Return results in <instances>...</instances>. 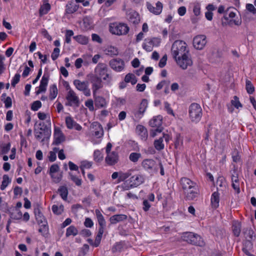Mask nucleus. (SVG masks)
I'll return each mask as SVG.
<instances>
[{
  "label": "nucleus",
  "mask_w": 256,
  "mask_h": 256,
  "mask_svg": "<svg viewBox=\"0 0 256 256\" xmlns=\"http://www.w3.org/2000/svg\"><path fill=\"white\" fill-rule=\"evenodd\" d=\"M180 182L186 200H193L198 196V188L196 182L187 178H182Z\"/></svg>",
  "instance_id": "1"
},
{
  "label": "nucleus",
  "mask_w": 256,
  "mask_h": 256,
  "mask_svg": "<svg viewBox=\"0 0 256 256\" xmlns=\"http://www.w3.org/2000/svg\"><path fill=\"white\" fill-rule=\"evenodd\" d=\"M188 52L187 44L184 41L176 40L172 46L171 53L175 60Z\"/></svg>",
  "instance_id": "2"
},
{
  "label": "nucleus",
  "mask_w": 256,
  "mask_h": 256,
  "mask_svg": "<svg viewBox=\"0 0 256 256\" xmlns=\"http://www.w3.org/2000/svg\"><path fill=\"white\" fill-rule=\"evenodd\" d=\"M181 238L182 240L193 245L202 246L204 244L202 237L198 234L193 232H184L181 236Z\"/></svg>",
  "instance_id": "3"
},
{
  "label": "nucleus",
  "mask_w": 256,
  "mask_h": 256,
  "mask_svg": "<svg viewBox=\"0 0 256 256\" xmlns=\"http://www.w3.org/2000/svg\"><path fill=\"white\" fill-rule=\"evenodd\" d=\"M188 114L192 122L196 123L200 122L202 115L200 106L196 103L192 104L189 107Z\"/></svg>",
  "instance_id": "4"
},
{
  "label": "nucleus",
  "mask_w": 256,
  "mask_h": 256,
  "mask_svg": "<svg viewBox=\"0 0 256 256\" xmlns=\"http://www.w3.org/2000/svg\"><path fill=\"white\" fill-rule=\"evenodd\" d=\"M110 32L113 34L122 36L126 34L129 31L128 25L124 23L114 22L110 24Z\"/></svg>",
  "instance_id": "5"
},
{
  "label": "nucleus",
  "mask_w": 256,
  "mask_h": 256,
  "mask_svg": "<svg viewBox=\"0 0 256 256\" xmlns=\"http://www.w3.org/2000/svg\"><path fill=\"white\" fill-rule=\"evenodd\" d=\"M91 74L99 77L104 80H107L110 78V74L108 73V68L104 63H99L95 68L94 73Z\"/></svg>",
  "instance_id": "6"
},
{
  "label": "nucleus",
  "mask_w": 256,
  "mask_h": 256,
  "mask_svg": "<svg viewBox=\"0 0 256 256\" xmlns=\"http://www.w3.org/2000/svg\"><path fill=\"white\" fill-rule=\"evenodd\" d=\"M36 138L44 144L47 141L50 136V131L47 128L40 127L34 130Z\"/></svg>",
  "instance_id": "7"
},
{
  "label": "nucleus",
  "mask_w": 256,
  "mask_h": 256,
  "mask_svg": "<svg viewBox=\"0 0 256 256\" xmlns=\"http://www.w3.org/2000/svg\"><path fill=\"white\" fill-rule=\"evenodd\" d=\"M66 88L68 90L66 96V99L68 101L67 104L70 106H78L79 98L75 92L70 88L68 84L66 86Z\"/></svg>",
  "instance_id": "8"
},
{
  "label": "nucleus",
  "mask_w": 256,
  "mask_h": 256,
  "mask_svg": "<svg viewBox=\"0 0 256 256\" xmlns=\"http://www.w3.org/2000/svg\"><path fill=\"white\" fill-rule=\"evenodd\" d=\"M73 84L76 88L78 90L82 92L84 96H90L91 92L87 82L75 80H74Z\"/></svg>",
  "instance_id": "9"
},
{
  "label": "nucleus",
  "mask_w": 256,
  "mask_h": 256,
  "mask_svg": "<svg viewBox=\"0 0 256 256\" xmlns=\"http://www.w3.org/2000/svg\"><path fill=\"white\" fill-rule=\"evenodd\" d=\"M128 182L129 185L124 186V190H128L140 186L144 182V178L140 174H136L131 176L128 181L124 183V184H126Z\"/></svg>",
  "instance_id": "10"
},
{
  "label": "nucleus",
  "mask_w": 256,
  "mask_h": 256,
  "mask_svg": "<svg viewBox=\"0 0 256 256\" xmlns=\"http://www.w3.org/2000/svg\"><path fill=\"white\" fill-rule=\"evenodd\" d=\"M95 215L96 217L98 222L100 226L97 236L102 237L106 226V221L102 213L99 210L96 209L95 210Z\"/></svg>",
  "instance_id": "11"
},
{
  "label": "nucleus",
  "mask_w": 256,
  "mask_h": 256,
  "mask_svg": "<svg viewBox=\"0 0 256 256\" xmlns=\"http://www.w3.org/2000/svg\"><path fill=\"white\" fill-rule=\"evenodd\" d=\"M102 78L96 77L92 74L90 75V80L92 84V89L93 95H96L98 90L103 86V83Z\"/></svg>",
  "instance_id": "12"
},
{
  "label": "nucleus",
  "mask_w": 256,
  "mask_h": 256,
  "mask_svg": "<svg viewBox=\"0 0 256 256\" xmlns=\"http://www.w3.org/2000/svg\"><path fill=\"white\" fill-rule=\"evenodd\" d=\"M176 62L178 65L183 70L186 69L188 66H191L192 64V62L189 52L178 58L176 60Z\"/></svg>",
  "instance_id": "13"
},
{
  "label": "nucleus",
  "mask_w": 256,
  "mask_h": 256,
  "mask_svg": "<svg viewBox=\"0 0 256 256\" xmlns=\"http://www.w3.org/2000/svg\"><path fill=\"white\" fill-rule=\"evenodd\" d=\"M110 67L116 72H120L124 68V62L120 58H114L109 62Z\"/></svg>",
  "instance_id": "14"
},
{
  "label": "nucleus",
  "mask_w": 256,
  "mask_h": 256,
  "mask_svg": "<svg viewBox=\"0 0 256 256\" xmlns=\"http://www.w3.org/2000/svg\"><path fill=\"white\" fill-rule=\"evenodd\" d=\"M232 186L236 194L240 192V182L238 180V174L236 168H234L231 171Z\"/></svg>",
  "instance_id": "15"
},
{
  "label": "nucleus",
  "mask_w": 256,
  "mask_h": 256,
  "mask_svg": "<svg viewBox=\"0 0 256 256\" xmlns=\"http://www.w3.org/2000/svg\"><path fill=\"white\" fill-rule=\"evenodd\" d=\"M160 43V40L157 38L146 39L142 44V48L147 52L152 51L154 46H157Z\"/></svg>",
  "instance_id": "16"
},
{
  "label": "nucleus",
  "mask_w": 256,
  "mask_h": 256,
  "mask_svg": "<svg viewBox=\"0 0 256 256\" xmlns=\"http://www.w3.org/2000/svg\"><path fill=\"white\" fill-rule=\"evenodd\" d=\"M207 42L206 36L204 35H198L193 40V45L198 50H202Z\"/></svg>",
  "instance_id": "17"
},
{
  "label": "nucleus",
  "mask_w": 256,
  "mask_h": 256,
  "mask_svg": "<svg viewBox=\"0 0 256 256\" xmlns=\"http://www.w3.org/2000/svg\"><path fill=\"white\" fill-rule=\"evenodd\" d=\"M118 161V155L116 152L106 154L105 158V162L107 165L112 166L115 165Z\"/></svg>",
  "instance_id": "18"
},
{
  "label": "nucleus",
  "mask_w": 256,
  "mask_h": 256,
  "mask_svg": "<svg viewBox=\"0 0 256 256\" xmlns=\"http://www.w3.org/2000/svg\"><path fill=\"white\" fill-rule=\"evenodd\" d=\"M79 8V6L74 1L70 0L68 2L66 6L64 15L68 17L69 14H72L76 12Z\"/></svg>",
  "instance_id": "19"
},
{
  "label": "nucleus",
  "mask_w": 256,
  "mask_h": 256,
  "mask_svg": "<svg viewBox=\"0 0 256 256\" xmlns=\"http://www.w3.org/2000/svg\"><path fill=\"white\" fill-rule=\"evenodd\" d=\"M156 162L152 159H145L142 163L143 168L149 172H152L156 169Z\"/></svg>",
  "instance_id": "20"
},
{
  "label": "nucleus",
  "mask_w": 256,
  "mask_h": 256,
  "mask_svg": "<svg viewBox=\"0 0 256 256\" xmlns=\"http://www.w3.org/2000/svg\"><path fill=\"white\" fill-rule=\"evenodd\" d=\"M126 18L130 22L138 24L140 21L139 14L135 10H130L126 12Z\"/></svg>",
  "instance_id": "21"
},
{
  "label": "nucleus",
  "mask_w": 256,
  "mask_h": 256,
  "mask_svg": "<svg viewBox=\"0 0 256 256\" xmlns=\"http://www.w3.org/2000/svg\"><path fill=\"white\" fill-rule=\"evenodd\" d=\"M54 142L56 144H59L65 140V137L62 130L58 128H55L54 130Z\"/></svg>",
  "instance_id": "22"
},
{
  "label": "nucleus",
  "mask_w": 256,
  "mask_h": 256,
  "mask_svg": "<svg viewBox=\"0 0 256 256\" xmlns=\"http://www.w3.org/2000/svg\"><path fill=\"white\" fill-rule=\"evenodd\" d=\"M66 127L68 129H74L76 130H80L82 128V127L70 116L66 118Z\"/></svg>",
  "instance_id": "23"
},
{
  "label": "nucleus",
  "mask_w": 256,
  "mask_h": 256,
  "mask_svg": "<svg viewBox=\"0 0 256 256\" xmlns=\"http://www.w3.org/2000/svg\"><path fill=\"white\" fill-rule=\"evenodd\" d=\"M147 8L149 11L154 14H160L162 10V4L160 2H158L156 4V6H153L150 3L147 4Z\"/></svg>",
  "instance_id": "24"
},
{
  "label": "nucleus",
  "mask_w": 256,
  "mask_h": 256,
  "mask_svg": "<svg viewBox=\"0 0 256 256\" xmlns=\"http://www.w3.org/2000/svg\"><path fill=\"white\" fill-rule=\"evenodd\" d=\"M48 80L49 76L48 74H44L40 80L38 89L36 91L37 94H39L41 92H44L46 90V88L48 84Z\"/></svg>",
  "instance_id": "25"
},
{
  "label": "nucleus",
  "mask_w": 256,
  "mask_h": 256,
  "mask_svg": "<svg viewBox=\"0 0 256 256\" xmlns=\"http://www.w3.org/2000/svg\"><path fill=\"white\" fill-rule=\"evenodd\" d=\"M92 128H94L93 135L97 138H101L104 135L103 128L102 125L98 122H94L92 124Z\"/></svg>",
  "instance_id": "26"
},
{
  "label": "nucleus",
  "mask_w": 256,
  "mask_h": 256,
  "mask_svg": "<svg viewBox=\"0 0 256 256\" xmlns=\"http://www.w3.org/2000/svg\"><path fill=\"white\" fill-rule=\"evenodd\" d=\"M136 134L140 137L142 140L146 141L148 138V132L146 128L142 125H138L136 127Z\"/></svg>",
  "instance_id": "27"
},
{
  "label": "nucleus",
  "mask_w": 256,
  "mask_h": 256,
  "mask_svg": "<svg viewBox=\"0 0 256 256\" xmlns=\"http://www.w3.org/2000/svg\"><path fill=\"white\" fill-rule=\"evenodd\" d=\"M162 117L160 115L154 116L150 121V125L152 128H162Z\"/></svg>",
  "instance_id": "28"
},
{
  "label": "nucleus",
  "mask_w": 256,
  "mask_h": 256,
  "mask_svg": "<svg viewBox=\"0 0 256 256\" xmlns=\"http://www.w3.org/2000/svg\"><path fill=\"white\" fill-rule=\"evenodd\" d=\"M127 218V216L126 214H116L110 216L109 220L111 224H115L126 220Z\"/></svg>",
  "instance_id": "29"
},
{
  "label": "nucleus",
  "mask_w": 256,
  "mask_h": 256,
  "mask_svg": "<svg viewBox=\"0 0 256 256\" xmlns=\"http://www.w3.org/2000/svg\"><path fill=\"white\" fill-rule=\"evenodd\" d=\"M94 104L96 107L98 108H104L107 105V102L106 99L101 96H96V95H93Z\"/></svg>",
  "instance_id": "30"
},
{
  "label": "nucleus",
  "mask_w": 256,
  "mask_h": 256,
  "mask_svg": "<svg viewBox=\"0 0 256 256\" xmlns=\"http://www.w3.org/2000/svg\"><path fill=\"white\" fill-rule=\"evenodd\" d=\"M220 198L219 194L217 192H214L211 196L212 206L214 208H217L219 206Z\"/></svg>",
  "instance_id": "31"
},
{
  "label": "nucleus",
  "mask_w": 256,
  "mask_h": 256,
  "mask_svg": "<svg viewBox=\"0 0 256 256\" xmlns=\"http://www.w3.org/2000/svg\"><path fill=\"white\" fill-rule=\"evenodd\" d=\"M232 230L234 235L238 236L241 232V224L238 222H234L232 226Z\"/></svg>",
  "instance_id": "32"
},
{
  "label": "nucleus",
  "mask_w": 256,
  "mask_h": 256,
  "mask_svg": "<svg viewBox=\"0 0 256 256\" xmlns=\"http://www.w3.org/2000/svg\"><path fill=\"white\" fill-rule=\"evenodd\" d=\"M51 6L50 4L46 2L44 3L41 6L39 10L40 15L42 16L46 14L50 10Z\"/></svg>",
  "instance_id": "33"
},
{
  "label": "nucleus",
  "mask_w": 256,
  "mask_h": 256,
  "mask_svg": "<svg viewBox=\"0 0 256 256\" xmlns=\"http://www.w3.org/2000/svg\"><path fill=\"white\" fill-rule=\"evenodd\" d=\"M83 25L85 30L90 29L92 24V20L91 17L86 16L82 20Z\"/></svg>",
  "instance_id": "34"
},
{
  "label": "nucleus",
  "mask_w": 256,
  "mask_h": 256,
  "mask_svg": "<svg viewBox=\"0 0 256 256\" xmlns=\"http://www.w3.org/2000/svg\"><path fill=\"white\" fill-rule=\"evenodd\" d=\"M78 42L81 44H86L88 42V38L83 35H78L73 37Z\"/></svg>",
  "instance_id": "35"
},
{
  "label": "nucleus",
  "mask_w": 256,
  "mask_h": 256,
  "mask_svg": "<svg viewBox=\"0 0 256 256\" xmlns=\"http://www.w3.org/2000/svg\"><path fill=\"white\" fill-rule=\"evenodd\" d=\"M78 234V230L74 226H70L66 228V236L68 237L70 236H76Z\"/></svg>",
  "instance_id": "36"
},
{
  "label": "nucleus",
  "mask_w": 256,
  "mask_h": 256,
  "mask_svg": "<svg viewBox=\"0 0 256 256\" xmlns=\"http://www.w3.org/2000/svg\"><path fill=\"white\" fill-rule=\"evenodd\" d=\"M58 94V88L56 84L52 85L50 88L49 98L50 100H54Z\"/></svg>",
  "instance_id": "37"
},
{
  "label": "nucleus",
  "mask_w": 256,
  "mask_h": 256,
  "mask_svg": "<svg viewBox=\"0 0 256 256\" xmlns=\"http://www.w3.org/2000/svg\"><path fill=\"white\" fill-rule=\"evenodd\" d=\"M132 170H129L126 172L120 171L119 182H124L132 175Z\"/></svg>",
  "instance_id": "38"
},
{
  "label": "nucleus",
  "mask_w": 256,
  "mask_h": 256,
  "mask_svg": "<svg viewBox=\"0 0 256 256\" xmlns=\"http://www.w3.org/2000/svg\"><path fill=\"white\" fill-rule=\"evenodd\" d=\"M58 192H59L61 198L64 200H67L68 190L66 186H61L58 189Z\"/></svg>",
  "instance_id": "39"
},
{
  "label": "nucleus",
  "mask_w": 256,
  "mask_h": 256,
  "mask_svg": "<svg viewBox=\"0 0 256 256\" xmlns=\"http://www.w3.org/2000/svg\"><path fill=\"white\" fill-rule=\"evenodd\" d=\"M163 138H160L158 140L154 141V146L156 149L158 150H160L164 148V145L163 142Z\"/></svg>",
  "instance_id": "40"
},
{
  "label": "nucleus",
  "mask_w": 256,
  "mask_h": 256,
  "mask_svg": "<svg viewBox=\"0 0 256 256\" xmlns=\"http://www.w3.org/2000/svg\"><path fill=\"white\" fill-rule=\"evenodd\" d=\"M10 182L11 180L9 176L6 174L4 175L2 184L0 186V190H4Z\"/></svg>",
  "instance_id": "41"
},
{
  "label": "nucleus",
  "mask_w": 256,
  "mask_h": 256,
  "mask_svg": "<svg viewBox=\"0 0 256 256\" xmlns=\"http://www.w3.org/2000/svg\"><path fill=\"white\" fill-rule=\"evenodd\" d=\"M104 158V156L100 150H96L94 152V160L96 162H100Z\"/></svg>",
  "instance_id": "42"
},
{
  "label": "nucleus",
  "mask_w": 256,
  "mask_h": 256,
  "mask_svg": "<svg viewBox=\"0 0 256 256\" xmlns=\"http://www.w3.org/2000/svg\"><path fill=\"white\" fill-rule=\"evenodd\" d=\"M124 80L126 82H130L132 84H136L137 82L134 74L130 73L126 76Z\"/></svg>",
  "instance_id": "43"
},
{
  "label": "nucleus",
  "mask_w": 256,
  "mask_h": 256,
  "mask_svg": "<svg viewBox=\"0 0 256 256\" xmlns=\"http://www.w3.org/2000/svg\"><path fill=\"white\" fill-rule=\"evenodd\" d=\"M10 218L14 220H20L22 216V212L18 210H15L10 213Z\"/></svg>",
  "instance_id": "44"
},
{
  "label": "nucleus",
  "mask_w": 256,
  "mask_h": 256,
  "mask_svg": "<svg viewBox=\"0 0 256 256\" xmlns=\"http://www.w3.org/2000/svg\"><path fill=\"white\" fill-rule=\"evenodd\" d=\"M141 157V154L138 152H132L129 156L130 160L134 163H136L138 162V160Z\"/></svg>",
  "instance_id": "45"
},
{
  "label": "nucleus",
  "mask_w": 256,
  "mask_h": 256,
  "mask_svg": "<svg viewBox=\"0 0 256 256\" xmlns=\"http://www.w3.org/2000/svg\"><path fill=\"white\" fill-rule=\"evenodd\" d=\"M246 83V88L248 93L249 94H252L254 91V86L252 85L251 82L249 80H247Z\"/></svg>",
  "instance_id": "46"
},
{
  "label": "nucleus",
  "mask_w": 256,
  "mask_h": 256,
  "mask_svg": "<svg viewBox=\"0 0 256 256\" xmlns=\"http://www.w3.org/2000/svg\"><path fill=\"white\" fill-rule=\"evenodd\" d=\"M74 34V32L72 30H68L66 31L65 42L67 44H70L71 38Z\"/></svg>",
  "instance_id": "47"
},
{
  "label": "nucleus",
  "mask_w": 256,
  "mask_h": 256,
  "mask_svg": "<svg viewBox=\"0 0 256 256\" xmlns=\"http://www.w3.org/2000/svg\"><path fill=\"white\" fill-rule=\"evenodd\" d=\"M53 150L54 151H50L49 152L48 160L51 162H53L56 160V153L58 151V148H54Z\"/></svg>",
  "instance_id": "48"
},
{
  "label": "nucleus",
  "mask_w": 256,
  "mask_h": 256,
  "mask_svg": "<svg viewBox=\"0 0 256 256\" xmlns=\"http://www.w3.org/2000/svg\"><path fill=\"white\" fill-rule=\"evenodd\" d=\"M231 104L238 109L242 106L237 96H234L233 99L231 100Z\"/></svg>",
  "instance_id": "49"
},
{
  "label": "nucleus",
  "mask_w": 256,
  "mask_h": 256,
  "mask_svg": "<svg viewBox=\"0 0 256 256\" xmlns=\"http://www.w3.org/2000/svg\"><path fill=\"white\" fill-rule=\"evenodd\" d=\"M52 210L54 214H60L64 210V206H58L56 205H54L52 208Z\"/></svg>",
  "instance_id": "50"
},
{
  "label": "nucleus",
  "mask_w": 256,
  "mask_h": 256,
  "mask_svg": "<svg viewBox=\"0 0 256 256\" xmlns=\"http://www.w3.org/2000/svg\"><path fill=\"white\" fill-rule=\"evenodd\" d=\"M10 148V144L8 143L6 144H4L2 146L0 149V154H7Z\"/></svg>",
  "instance_id": "51"
},
{
  "label": "nucleus",
  "mask_w": 256,
  "mask_h": 256,
  "mask_svg": "<svg viewBox=\"0 0 256 256\" xmlns=\"http://www.w3.org/2000/svg\"><path fill=\"white\" fill-rule=\"evenodd\" d=\"M144 114V112H142V111L140 110L139 108L134 110L133 112V114L135 120H140L143 116Z\"/></svg>",
  "instance_id": "52"
},
{
  "label": "nucleus",
  "mask_w": 256,
  "mask_h": 256,
  "mask_svg": "<svg viewBox=\"0 0 256 256\" xmlns=\"http://www.w3.org/2000/svg\"><path fill=\"white\" fill-rule=\"evenodd\" d=\"M183 144V140L182 138L180 136V134H177L176 136V139L175 140V147L176 148H180V146H182Z\"/></svg>",
  "instance_id": "53"
},
{
  "label": "nucleus",
  "mask_w": 256,
  "mask_h": 256,
  "mask_svg": "<svg viewBox=\"0 0 256 256\" xmlns=\"http://www.w3.org/2000/svg\"><path fill=\"white\" fill-rule=\"evenodd\" d=\"M148 106V102L146 99H143L139 106L140 110L144 113Z\"/></svg>",
  "instance_id": "54"
},
{
  "label": "nucleus",
  "mask_w": 256,
  "mask_h": 256,
  "mask_svg": "<svg viewBox=\"0 0 256 256\" xmlns=\"http://www.w3.org/2000/svg\"><path fill=\"white\" fill-rule=\"evenodd\" d=\"M70 179L72 180L75 184L78 186H80L82 184V179L78 177L73 175L72 174L70 173Z\"/></svg>",
  "instance_id": "55"
},
{
  "label": "nucleus",
  "mask_w": 256,
  "mask_h": 256,
  "mask_svg": "<svg viewBox=\"0 0 256 256\" xmlns=\"http://www.w3.org/2000/svg\"><path fill=\"white\" fill-rule=\"evenodd\" d=\"M51 176V178H52L53 182L55 183H58L59 182L62 178V174H50Z\"/></svg>",
  "instance_id": "56"
},
{
  "label": "nucleus",
  "mask_w": 256,
  "mask_h": 256,
  "mask_svg": "<svg viewBox=\"0 0 256 256\" xmlns=\"http://www.w3.org/2000/svg\"><path fill=\"white\" fill-rule=\"evenodd\" d=\"M92 165V162H89L87 160H84L82 162L80 166V168H90Z\"/></svg>",
  "instance_id": "57"
},
{
  "label": "nucleus",
  "mask_w": 256,
  "mask_h": 256,
  "mask_svg": "<svg viewBox=\"0 0 256 256\" xmlns=\"http://www.w3.org/2000/svg\"><path fill=\"white\" fill-rule=\"evenodd\" d=\"M42 106V102L39 100L34 102L31 106L32 110L34 111L38 110Z\"/></svg>",
  "instance_id": "58"
},
{
  "label": "nucleus",
  "mask_w": 256,
  "mask_h": 256,
  "mask_svg": "<svg viewBox=\"0 0 256 256\" xmlns=\"http://www.w3.org/2000/svg\"><path fill=\"white\" fill-rule=\"evenodd\" d=\"M20 78V74H16L12 78L11 84L12 86L14 87L19 82Z\"/></svg>",
  "instance_id": "59"
},
{
  "label": "nucleus",
  "mask_w": 256,
  "mask_h": 256,
  "mask_svg": "<svg viewBox=\"0 0 256 256\" xmlns=\"http://www.w3.org/2000/svg\"><path fill=\"white\" fill-rule=\"evenodd\" d=\"M164 109L166 110L167 113L169 114H171L173 116H174V112L172 110L170 107V104L167 102H164Z\"/></svg>",
  "instance_id": "60"
},
{
  "label": "nucleus",
  "mask_w": 256,
  "mask_h": 256,
  "mask_svg": "<svg viewBox=\"0 0 256 256\" xmlns=\"http://www.w3.org/2000/svg\"><path fill=\"white\" fill-rule=\"evenodd\" d=\"M60 52V50L58 48H54L52 53L51 54V58H52V60H54L56 59H57L59 56Z\"/></svg>",
  "instance_id": "61"
},
{
  "label": "nucleus",
  "mask_w": 256,
  "mask_h": 256,
  "mask_svg": "<svg viewBox=\"0 0 256 256\" xmlns=\"http://www.w3.org/2000/svg\"><path fill=\"white\" fill-rule=\"evenodd\" d=\"M85 106L89 109L90 111L94 110V102L92 100H88L85 102Z\"/></svg>",
  "instance_id": "62"
},
{
  "label": "nucleus",
  "mask_w": 256,
  "mask_h": 256,
  "mask_svg": "<svg viewBox=\"0 0 256 256\" xmlns=\"http://www.w3.org/2000/svg\"><path fill=\"white\" fill-rule=\"evenodd\" d=\"M193 12L196 16H198L200 14V6L199 4H196L193 8Z\"/></svg>",
  "instance_id": "63"
},
{
  "label": "nucleus",
  "mask_w": 256,
  "mask_h": 256,
  "mask_svg": "<svg viewBox=\"0 0 256 256\" xmlns=\"http://www.w3.org/2000/svg\"><path fill=\"white\" fill-rule=\"evenodd\" d=\"M246 9L254 14H256V8L252 4H246Z\"/></svg>",
  "instance_id": "64"
}]
</instances>
